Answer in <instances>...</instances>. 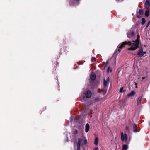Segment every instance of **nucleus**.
<instances>
[{
    "label": "nucleus",
    "instance_id": "nucleus-16",
    "mask_svg": "<svg viewBox=\"0 0 150 150\" xmlns=\"http://www.w3.org/2000/svg\"><path fill=\"white\" fill-rule=\"evenodd\" d=\"M134 33L133 32H132L131 33H128V37L129 38H130V35H132V36H133L134 34Z\"/></svg>",
    "mask_w": 150,
    "mask_h": 150
},
{
    "label": "nucleus",
    "instance_id": "nucleus-7",
    "mask_svg": "<svg viewBox=\"0 0 150 150\" xmlns=\"http://www.w3.org/2000/svg\"><path fill=\"white\" fill-rule=\"evenodd\" d=\"M145 7L146 8H148L150 6V0H147L145 4Z\"/></svg>",
    "mask_w": 150,
    "mask_h": 150
},
{
    "label": "nucleus",
    "instance_id": "nucleus-18",
    "mask_svg": "<svg viewBox=\"0 0 150 150\" xmlns=\"http://www.w3.org/2000/svg\"><path fill=\"white\" fill-rule=\"evenodd\" d=\"M111 71V70L110 69V67H108L107 69V72L108 73H109V72H110Z\"/></svg>",
    "mask_w": 150,
    "mask_h": 150
},
{
    "label": "nucleus",
    "instance_id": "nucleus-30",
    "mask_svg": "<svg viewBox=\"0 0 150 150\" xmlns=\"http://www.w3.org/2000/svg\"><path fill=\"white\" fill-rule=\"evenodd\" d=\"M137 17H138V18H139L140 17V16H137Z\"/></svg>",
    "mask_w": 150,
    "mask_h": 150
},
{
    "label": "nucleus",
    "instance_id": "nucleus-20",
    "mask_svg": "<svg viewBox=\"0 0 150 150\" xmlns=\"http://www.w3.org/2000/svg\"><path fill=\"white\" fill-rule=\"evenodd\" d=\"M149 15V11H146L145 13V15L146 16H148Z\"/></svg>",
    "mask_w": 150,
    "mask_h": 150
},
{
    "label": "nucleus",
    "instance_id": "nucleus-24",
    "mask_svg": "<svg viewBox=\"0 0 150 150\" xmlns=\"http://www.w3.org/2000/svg\"><path fill=\"white\" fill-rule=\"evenodd\" d=\"M126 129L128 130H129V127L128 126H126Z\"/></svg>",
    "mask_w": 150,
    "mask_h": 150
},
{
    "label": "nucleus",
    "instance_id": "nucleus-15",
    "mask_svg": "<svg viewBox=\"0 0 150 150\" xmlns=\"http://www.w3.org/2000/svg\"><path fill=\"white\" fill-rule=\"evenodd\" d=\"M137 127V126L135 124H134L133 126V128L134 129L133 131L134 132H136L137 131L136 130Z\"/></svg>",
    "mask_w": 150,
    "mask_h": 150
},
{
    "label": "nucleus",
    "instance_id": "nucleus-22",
    "mask_svg": "<svg viewBox=\"0 0 150 150\" xmlns=\"http://www.w3.org/2000/svg\"><path fill=\"white\" fill-rule=\"evenodd\" d=\"M96 59L94 57H93L91 59L92 61H95Z\"/></svg>",
    "mask_w": 150,
    "mask_h": 150
},
{
    "label": "nucleus",
    "instance_id": "nucleus-21",
    "mask_svg": "<svg viewBox=\"0 0 150 150\" xmlns=\"http://www.w3.org/2000/svg\"><path fill=\"white\" fill-rule=\"evenodd\" d=\"M123 91V87H122L119 90V92L120 93L122 92Z\"/></svg>",
    "mask_w": 150,
    "mask_h": 150
},
{
    "label": "nucleus",
    "instance_id": "nucleus-17",
    "mask_svg": "<svg viewBox=\"0 0 150 150\" xmlns=\"http://www.w3.org/2000/svg\"><path fill=\"white\" fill-rule=\"evenodd\" d=\"M146 22V20L145 19L143 18L142 19V21L141 22V24L142 25H144Z\"/></svg>",
    "mask_w": 150,
    "mask_h": 150
},
{
    "label": "nucleus",
    "instance_id": "nucleus-31",
    "mask_svg": "<svg viewBox=\"0 0 150 150\" xmlns=\"http://www.w3.org/2000/svg\"><path fill=\"white\" fill-rule=\"evenodd\" d=\"M106 93V91H105V93Z\"/></svg>",
    "mask_w": 150,
    "mask_h": 150
},
{
    "label": "nucleus",
    "instance_id": "nucleus-8",
    "mask_svg": "<svg viewBox=\"0 0 150 150\" xmlns=\"http://www.w3.org/2000/svg\"><path fill=\"white\" fill-rule=\"evenodd\" d=\"M109 78H107L106 79H104V81L103 84L104 86L105 87L109 83Z\"/></svg>",
    "mask_w": 150,
    "mask_h": 150
},
{
    "label": "nucleus",
    "instance_id": "nucleus-26",
    "mask_svg": "<svg viewBox=\"0 0 150 150\" xmlns=\"http://www.w3.org/2000/svg\"><path fill=\"white\" fill-rule=\"evenodd\" d=\"M77 133V130H76L74 132V134H76Z\"/></svg>",
    "mask_w": 150,
    "mask_h": 150
},
{
    "label": "nucleus",
    "instance_id": "nucleus-6",
    "mask_svg": "<svg viewBox=\"0 0 150 150\" xmlns=\"http://www.w3.org/2000/svg\"><path fill=\"white\" fill-rule=\"evenodd\" d=\"M81 142V139L80 138L78 139L77 144V150H79L80 144Z\"/></svg>",
    "mask_w": 150,
    "mask_h": 150
},
{
    "label": "nucleus",
    "instance_id": "nucleus-12",
    "mask_svg": "<svg viewBox=\"0 0 150 150\" xmlns=\"http://www.w3.org/2000/svg\"><path fill=\"white\" fill-rule=\"evenodd\" d=\"M128 148V146L126 144H124L122 146V150H127Z\"/></svg>",
    "mask_w": 150,
    "mask_h": 150
},
{
    "label": "nucleus",
    "instance_id": "nucleus-2",
    "mask_svg": "<svg viewBox=\"0 0 150 150\" xmlns=\"http://www.w3.org/2000/svg\"><path fill=\"white\" fill-rule=\"evenodd\" d=\"M121 135L122 141L126 142L127 139V134H124L123 132H121Z\"/></svg>",
    "mask_w": 150,
    "mask_h": 150
},
{
    "label": "nucleus",
    "instance_id": "nucleus-14",
    "mask_svg": "<svg viewBox=\"0 0 150 150\" xmlns=\"http://www.w3.org/2000/svg\"><path fill=\"white\" fill-rule=\"evenodd\" d=\"M98 138L97 137L95 139V141L94 142V144L95 145H97L98 143Z\"/></svg>",
    "mask_w": 150,
    "mask_h": 150
},
{
    "label": "nucleus",
    "instance_id": "nucleus-9",
    "mask_svg": "<svg viewBox=\"0 0 150 150\" xmlns=\"http://www.w3.org/2000/svg\"><path fill=\"white\" fill-rule=\"evenodd\" d=\"M90 77L91 80H95L96 79L95 74L93 72L91 73L90 76Z\"/></svg>",
    "mask_w": 150,
    "mask_h": 150
},
{
    "label": "nucleus",
    "instance_id": "nucleus-19",
    "mask_svg": "<svg viewBox=\"0 0 150 150\" xmlns=\"http://www.w3.org/2000/svg\"><path fill=\"white\" fill-rule=\"evenodd\" d=\"M139 13L140 15L142 14H143V12L142 10H139Z\"/></svg>",
    "mask_w": 150,
    "mask_h": 150
},
{
    "label": "nucleus",
    "instance_id": "nucleus-1",
    "mask_svg": "<svg viewBox=\"0 0 150 150\" xmlns=\"http://www.w3.org/2000/svg\"><path fill=\"white\" fill-rule=\"evenodd\" d=\"M127 42L128 45L131 47H130L128 49V50L133 51L136 50L139 47V36H137V38L135 41L132 42L128 41Z\"/></svg>",
    "mask_w": 150,
    "mask_h": 150
},
{
    "label": "nucleus",
    "instance_id": "nucleus-10",
    "mask_svg": "<svg viewBox=\"0 0 150 150\" xmlns=\"http://www.w3.org/2000/svg\"><path fill=\"white\" fill-rule=\"evenodd\" d=\"M135 94V92L134 91H132L131 92L127 95L128 97H130L134 96Z\"/></svg>",
    "mask_w": 150,
    "mask_h": 150
},
{
    "label": "nucleus",
    "instance_id": "nucleus-27",
    "mask_svg": "<svg viewBox=\"0 0 150 150\" xmlns=\"http://www.w3.org/2000/svg\"><path fill=\"white\" fill-rule=\"evenodd\" d=\"M150 23V21H149V22L147 24V25H146V27H147L149 26Z\"/></svg>",
    "mask_w": 150,
    "mask_h": 150
},
{
    "label": "nucleus",
    "instance_id": "nucleus-5",
    "mask_svg": "<svg viewBox=\"0 0 150 150\" xmlns=\"http://www.w3.org/2000/svg\"><path fill=\"white\" fill-rule=\"evenodd\" d=\"M91 95V92L90 91H87L85 93V96L87 98H90Z\"/></svg>",
    "mask_w": 150,
    "mask_h": 150
},
{
    "label": "nucleus",
    "instance_id": "nucleus-13",
    "mask_svg": "<svg viewBox=\"0 0 150 150\" xmlns=\"http://www.w3.org/2000/svg\"><path fill=\"white\" fill-rule=\"evenodd\" d=\"M142 100V98L139 97L138 98L137 101V104L139 105L140 104Z\"/></svg>",
    "mask_w": 150,
    "mask_h": 150
},
{
    "label": "nucleus",
    "instance_id": "nucleus-25",
    "mask_svg": "<svg viewBox=\"0 0 150 150\" xmlns=\"http://www.w3.org/2000/svg\"><path fill=\"white\" fill-rule=\"evenodd\" d=\"M93 150H99V149L98 147H96Z\"/></svg>",
    "mask_w": 150,
    "mask_h": 150
},
{
    "label": "nucleus",
    "instance_id": "nucleus-28",
    "mask_svg": "<svg viewBox=\"0 0 150 150\" xmlns=\"http://www.w3.org/2000/svg\"><path fill=\"white\" fill-rule=\"evenodd\" d=\"M95 100L96 101H98V98H96L95 99Z\"/></svg>",
    "mask_w": 150,
    "mask_h": 150
},
{
    "label": "nucleus",
    "instance_id": "nucleus-4",
    "mask_svg": "<svg viewBox=\"0 0 150 150\" xmlns=\"http://www.w3.org/2000/svg\"><path fill=\"white\" fill-rule=\"evenodd\" d=\"M127 44H128V42H127L125 41L123 42L120 45H119L118 50L119 51H120V49H121L123 48H124L125 47V45Z\"/></svg>",
    "mask_w": 150,
    "mask_h": 150
},
{
    "label": "nucleus",
    "instance_id": "nucleus-29",
    "mask_svg": "<svg viewBox=\"0 0 150 150\" xmlns=\"http://www.w3.org/2000/svg\"><path fill=\"white\" fill-rule=\"evenodd\" d=\"M144 79H145V77H143L142 78V80H143Z\"/></svg>",
    "mask_w": 150,
    "mask_h": 150
},
{
    "label": "nucleus",
    "instance_id": "nucleus-11",
    "mask_svg": "<svg viewBox=\"0 0 150 150\" xmlns=\"http://www.w3.org/2000/svg\"><path fill=\"white\" fill-rule=\"evenodd\" d=\"M89 128L90 126L89 125L88 123L86 124L85 127V132H88L89 131Z\"/></svg>",
    "mask_w": 150,
    "mask_h": 150
},
{
    "label": "nucleus",
    "instance_id": "nucleus-3",
    "mask_svg": "<svg viewBox=\"0 0 150 150\" xmlns=\"http://www.w3.org/2000/svg\"><path fill=\"white\" fill-rule=\"evenodd\" d=\"M146 53V52L145 51H143V49H141L138 51L137 55L139 57H142Z\"/></svg>",
    "mask_w": 150,
    "mask_h": 150
},
{
    "label": "nucleus",
    "instance_id": "nucleus-23",
    "mask_svg": "<svg viewBox=\"0 0 150 150\" xmlns=\"http://www.w3.org/2000/svg\"><path fill=\"white\" fill-rule=\"evenodd\" d=\"M84 144H86L87 142V141L86 139H85L84 140Z\"/></svg>",
    "mask_w": 150,
    "mask_h": 150
}]
</instances>
